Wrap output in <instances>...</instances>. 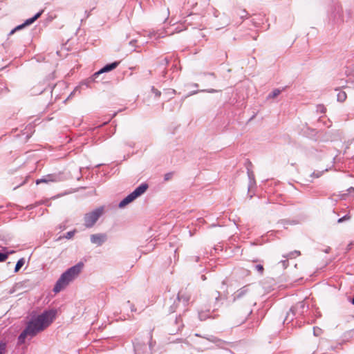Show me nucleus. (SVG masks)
<instances>
[{"mask_svg": "<svg viewBox=\"0 0 354 354\" xmlns=\"http://www.w3.org/2000/svg\"><path fill=\"white\" fill-rule=\"evenodd\" d=\"M176 305L174 303V305L171 306V307H170V312L174 313L176 310Z\"/></svg>", "mask_w": 354, "mask_h": 354, "instance_id": "nucleus-32", "label": "nucleus"}, {"mask_svg": "<svg viewBox=\"0 0 354 354\" xmlns=\"http://www.w3.org/2000/svg\"><path fill=\"white\" fill-rule=\"evenodd\" d=\"M27 336H29V334L26 330L24 329L19 335L17 341L18 344L21 345L25 343V340Z\"/></svg>", "mask_w": 354, "mask_h": 354, "instance_id": "nucleus-15", "label": "nucleus"}, {"mask_svg": "<svg viewBox=\"0 0 354 354\" xmlns=\"http://www.w3.org/2000/svg\"><path fill=\"white\" fill-rule=\"evenodd\" d=\"M317 331H315V329L314 328V335H317Z\"/></svg>", "mask_w": 354, "mask_h": 354, "instance_id": "nucleus-36", "label": "nucleus"}, {"mask_svg": "<svg viewBox=\"0 0 354 354\" xmlns=\"http://www.w3.org/2000/svg\"><path fill=\"white\" fill-rule=\"evenodd\" d=\"M214 296L215 297L216 301H218L221 298V294L218 291H215Z\"/></svg>", "mask_w": 354, "mask_h": 354, "instance_id": "nucleus-28", "label": "nucleus"}, {"mask_svg": "<svg viewBox=\"0 0 354 354\" xmlns=\"http://www.w3.org/2000/svg\"><path fill=\"white\" fill-rule=\"evenodd\" d=\"M317 331H315V329L314 328V335H317Z\"/></svg>", "mask_w": 354, "mask_h": 354, "instance_id": "nucleus-35", "label": "nucleus"}, {"mask_svg": "<svg viewBox=\"0 0 354 354\" xmlns=\"http://www.w3.org/2000/svg\"><path fill=\"white\" fill-rule=\"evenodd\" d=\"M346 93L344 91H340L337 94V100L339 102H344L346 99Z\"/></svg>", "mask_w": 354, "mask_h": 354, "instance_id": "nucleus-22", "label": "nucleus"}, {"mask_svg": "<svg viewBox=\"0 0 354 354\" xmlns=\"http://www.w3.org/2000/svg\"><path fill=\"white\" fill-rule=\"evenodd\" d=\"M252 310L249 306L235 309L230 317V323L232 327H236L245 323Z\"/></svg>", "mask_w": 354, "mask_h": 354, "instance_id": "nucleus-4", "label": "nucleus"}, {"mask_svg": "<svg viewBox=\"0 0 354 354\" xmlns=\"http://www.w3.org/2000/svg\"><path fill=\"white\" fill-rule=\"evenodd\" d=\"M300 254H301L300 251L295 250L293 252L288 253L287 255L283 256V257L286 258L293 259V258H295L296 257H299Z\"/></svg>", "mask_w": 354, "mask_h": 354, "instance_id": "nucleus-20", "label": "nucleus"}, {"mask_svg": "<svg viewBox=\"0 0 354 354\" xmlns=\"http://www.w3.org/2000/svg\"><path fill=\"white\" fill-rule=\"evenodd\" d=\"M41 13H42V11L37 13L33 17L27 19L23 24L17 26L14 30H12L11 33H13L15 31H16L17 30H20V29L23 28L24 27L32 24L35 20H37L41 16Z\"/></svg>", "mask_w": 354, "mask_h": 354, "instance_id": "nucleus-13", "label": "nucleus"}, {"mask_svg": "<svg viewBox=\"0 0 354 354\" xmlns=\"http://www.w3.org/2000/svg\"><path fill=\"white\" fill-rule=\"evenodd\" d=\"M104 213V207H99L85 215L86 221H97Z\"/></svg>", "mask_w": 354, "mask_h": 354, "instance_id": "nucleus-8", "label": "nucleus"}, {"mask_svg": "<svg viewBox=\"0 0 354 354\" xmlns=\"http://www.w3.org/2000/svg\"><path fill=\"white\" fill-rule=\"evenodd\" d=\"M280 93V91L278 90V89H276L274 91H273V92L272 93V97H277Z\"/></svg>", "mask_w": 354, "mask_h": 354, "instance_id": "nucleus-30", "label": "nucleus"}, {"mask_svg": "<svg viewBox=\"0 0 354 354\" xmlns=\"http://www.w3.org/2000/svg\"><path fill=\"white\" fill-rule=\"evenodd\" d=\"M330 250H331V248L328 246L324 250H323V252H324L325 253H329Z\"/></svg>", "mask_w": 354, "mask_h": 354, "instance_id": "nucleus-33", "label": "nucleus"}, {"mask_svg": "<svg viewBox=\"0 0 354 354\" xmlns=\"http://www.w3.org/2000/svg\"><path fill=\"white\" fill-rule=\"evenodd\" d=\"M292 312L296 313L297 317L303 315L308 309L304 301L298 302L291 308Z\"/></svg>", "mask_w": 354, "mask_h": 354, "instance_id": "nucleus-9", "label": "nucleus"}, {"mask_svg": "<svg viewBox=\"0 0 354 354\" xmlns=\"http://www.w3.org/2000/svg\"><path fill=\"white\" fill-rule=\"evenodd\" d=\"M351 303H352L353 305H354V297L352 299Z\"/></svg>", "mask_w": 354, "mask_h": 354, "instance_id": "nucleus-37", "label": "nucleus"}, {"mask_svg": "<svg viewBox=\"0 0 354 354\" xmlns=\"http://www.w3.org/2000/svg\"><path fill=\"white\" fill-rule=\"evenodd\" d=\"M95 223H86L85 226L86 228H91L93 226Z\"/></svg>", "mask_w": 354, "mask_h": 354, "instance_id": "nucleus-31", "label": "nucleus"}, {"mask_svg": "<svg viewBox=\"0 0 354 354\" xmlns=\"http://www.w3.org/2000/svg\"><path fill=\"white\" fill-rule=\"evenodd\" d=\"M322 172L320 171H314L313 174H311L310 175H308L307 177H306L304 179V181L305 183H308V182H311L312 180L311 179H309V178H319L322 176Z\"/></svg>", "mask_w": 354, "mask_h": 354, "instance_id": "nucleus-17", "label": "nucleus"}, {"mask_svg": "<svg viewBox=\"0 0 354 354\" xmlns=\"http://www.w3.org/2000/svg\"><path fill=\"white\" fill-rule=\"evenodd\" d=\"M254 268L255 270H257V272L260 274L261 275H262L263 274V272H264V268H263V266L261 263L259 264H257L254 266Z\"/></svg>", "mask_w": 354, "mask_h": 354, "instance_id": "nucleus-21", "label": "nucleus"}, {"mask_svg": "<svg viewBox=\"0 0 354 354\" xmlns=\"http://www.w3.org/2000/svg\"><path fill=\"white\" fill-rule=\"evenodd\" d=\"M152 333L149 332L146 338L136 337L133 341L135 354H151Z\"/></svg>", "mask_w": 354, "mask_h": 354, "instance_id": "nucleus-3", "label": "nucleus"}, {"mask_svg": "<svg viewBox=\"0 0 354 354\" xmlns=\"http://www.w3.org/2000/svg\"><path fill=\"white\" fill-rule=\"evenodd\" d=\"M173 176V173L172 172H169V173H167L165 175V180L167 181V180H169L170 179H171Z\"/></svg>", "mask_w": 354, "mask_h": 354, "instance_id": "nucleus-26", "label": "nucleus"}, {"mask_svg": "<svg viewBox=\"0 0 354 354\" xmlns=\"http://www.w3.org/2000/svg\"><path fill=\"white\" fill-rule=\"evenodd\" d=\"M148 188L147 184L138 186L132 193L129 194L118 205L120 208H124L126 205L133 202L136 198L144 194Z\"/></svg>", "mask_w": 354, "mask_h": 354, "instance_id": "nucleus-6", "label": "nucleus"}, {"mask_svg": "<svg viewBox=\"0 0 354 354\" xmlns=\"http://www.w3.org/2000/svg\"><path fill=\"white\" fill-rule=\"evenodd\" d=\"M75 234V231H70L66 233V234L64 236L66 239H71Z\"/></svg>", "mask_w": 354, "mask_h": 354, "instance_id": "nucleus-25", "label": "nucleus"}, {"mask_svg": "<svg viewBox=\"0 0 354 354\" xmlns=\"http://www.w3.org/2000/svg\"><path fill=\"white\" fill-rule=\"evenodd\" d=\"M354 245V241H351L350 242L347 246H346V251H349L352 249V247Z\"/></svg>", "mask_w": 354, "mask_h": 354, "instance_id": "nucleus-29", "label": "nucleus"}, {"mask_svg": "<svg viewBox=\"0 0 354 354\" xmlns=\"http://www.w3.org/2000/svg\"><path fill=\"white\" fill-rule=\"evenodd\" d=\"M295 317H297V316L296 315V313L292 312V310L290 309V310L286 314V317L284 319V322L290 323L294 319Z\"/></svg>", "mask_w": 354, "mask_h": 354, "instance_id": "nucleus-16", "label": "nucleus"}, {"mask_svg": "<svg viewBox=\"0 0 354 354\" xmlns=\"http://www.w3.org/2000/svg\"><path fill=\"white\" fill-rule=\"evenodd\" d=\"M7 344L5 342H0V354H5Z\"/></svg>", "mask_w": 354, "mask_h": 354, "instance_id": "nucleus-24", "label": "nucleus"}, {"mask_svg": "<svg viewBox=\"0 0 354 354\" xmlns=\"http://www.w3.org/2000/svg\"><path fill=\"white\" fill-rule=\"evenodd\" d=\"M13 252H14V251H11V252H7V253L0 252V262L5 261L8 259V254H12Z\"/></svg>", "mask_w": 354, "mask_h": 354, "instance_id": "nucleus-23", "label": "nucleus"}, {"mask_svg": "<svg viewBox=\"0 0 354 354\" xmlns=\"http://www.w3.org/2000/svg\"><path fill=\"white\" fill-rule=\"evenodd\" d=\"M25 260L24 258H21L18 260L15 268V272H17L20 268L24 265Z\"/></svg>", "mask_w": 354, "mask_h": 354, "instance_id": "nucleus-19", "label": "nucleus"}, {"mask_svg": "<svg viewBox=\"0 0 354 354\" xmlns=\"http://www.w3.org/2000/svg\"><path fill=\"white\" fill-rule=\"evenodd\" d=\"M57 310L50 309L45 310L35 318H32L27 323L25 330L31 337L38 333L43 331L49 326L56 317Z\"/></svg>", "mask_w": 354, "mask_h": 354, "instance_id": "nucleus-1", "label": "nucleus"}, {"mask_svg": "<svg viewBox=\"0 0 354 354\" xmlns=\"http://www.w3.org/2000/svg\"><path fill=\"white\" fill-rule=\"evenodd\" d=\"M83 266L84 265L82 263H78L62 273L57 281L53 288V291L55 293H57L66 287L70 282L74 280L79 275Z\"/></svg>", "mask_w": 354, "mask_h": 354, "instance_id": "nucleus-2", "label": "nucleus"}, {"mask_svg": "<svg viewBox=\"0 0 354 354\" xmlns=\"http://www.w3.org/2000/svg\"><path fill=\"white\" fill-rule=\"evenodd\" d=\"M349 219H351V216L347 214V215L339 218L337 221H345L349 220Z\"/></svg>", "mask_w": 354, "mask_h": 354, "instance_id": "nucleus-27", "label": "nucleus"}, {"mask_svg": "<svg viewBox=\"0 0 354 354\" xmlns=\"http://www.w3.org/2000/svg\"><path fill=\"white\" fill-rule=\"evenodd\" d=\"M282 262H283V265H286V261H283Z\"/></svg>", "mask_w": 354, "mask_h": 354, "instance_id": "nucleus-38", "label": "nucleus"}, {"mask_svg": "<svg viewBox=\"0 0 354 354\" xmlns=\"http://www.w3.org/2000/svg\"><path fill=\"white\" fill-rule=\"evenodd\" d=\"M216 226H219V225H216V224H212L210 225V227H216Z\"/></svg>", "mask_w": 354, "mask_h": 354, "instance_id": "nucleus-34", "label": "nucleus"}, {"mask_svg": "<svg viewBox=\"0 0 354 354\" xmlns=\"http://www.w3.org/2000/svg\"><path fill=\"white\" fill-rule=\"evenodd\" d=\"M183 327V320L180 316L170 320L167 324V332L169 335L178 333Z\"/></svg>", "mask_w": 354, "mask_h": 354, "instance_id": "nucleus-7", "label": "nucleus"}, {"mask_svg": "<svg viewBox=\"0 0 354 354\" xmlns=\"http://www.w3.org/2000/svg\"><path fill=\"white\" fill-rule=\"evenodd\" d=\"M249 294V286H245L239 290L232 295L234 301L241 299L247 297Z\"/></svg>", "mask_w": 354, "mask_h": 354, "instance_id": "nucleus-10", "label": "nucleus"}, {"mask_svg": "<svg viewBox=\"0 0 354 354\" xmlns=\"http://www.w3.org/2000/svg\"><path fill=\"white\" fill-rule=\"evenodd\" d=\"M107 237L106 234H95L91 236V241L92 243L96 244L98 246L102 245L106 240Z\"/></svg>", "mask_w": 354, "mask_h": 354, "instance_id": "nucleus-11", "label": "nucleus"}, {"mask_svg": "<svg viewBox=\"0 0 354 354\" xmlns=\"http://www.w3.org/2000/svg\"><path fill=\"white\" fill-rule=\"evenodd\" d=\"M194 336L200 337L199 339L194 341V344L196 348L201 351L212 349L213 348L212 344H217L221 342L220 339L212 335L201 336L198 333H195Z\"/></svg>", "mask_w": 354, "mask_h": 354, "instance_id": "nucleus-5", "label": "nucleus"}, {"mask_svg": "<svg viewBox=\"0 0 354 354\" xmlns=\"http://www.w3.org/2000/svg\"><path fill=\"white\" fill-rule=\"evenodd\" d=\"M190 299H191L190 294L187 292L186 291L180 290L178 293L177 299L179 302H182L184 306H186L188 304Z\"/></svg>", "mask_w": 354, "mask_h": 354, "instance_id": "nucleus-12", "label": "nucleus"}, {"mask_svg": "<svg viewBox=\"0 0 354 354\" xmlns=\"http://www.w3.org/2000/svg\"><path fill=\"white\" fill-rule=\"evenodd\" d=\"M118 64H119V62H117L111 63L110 64H107L104 68H102L100 71L95 73L94 74V75L97 76V75H100V73L111 71L115 69L118 66Z\"/></svg>", "mask_w": 354, "mask_h": 354, "instance_id": "nucleus-14", "label": "nucleus"}, {"mask_svg": "<svg viewBox=\"0 0 354 354\" xmlns=\"http://www.w3.org/2000/svg\"><path fill=\"white\" fill-rule=\"evenodd\" d=\"M257 261H259V260H257V259L253 261V262H257Z\"/></svg>", "mask_w": 354, "mask_h": 354, "instance_id": "nucleus-39", "label": "nucleus"}, {"mask_svg": "<svg viewBox=\"0 0 354 354\" xmlns=\"http://www.w3.org/2000/svg\"><path fill=\"white\" fill-rule=\"evenodd\" d=\"M56 180L53 178L52 176H48L46 178H42L40 180H37L36 183L39 184L41 183H48V182H55Z\"/></svg>", "mask_w": 354, "mask_h": 354, "instance_id": "nucleus-18", "label": "nucleus"}]
</instances>
